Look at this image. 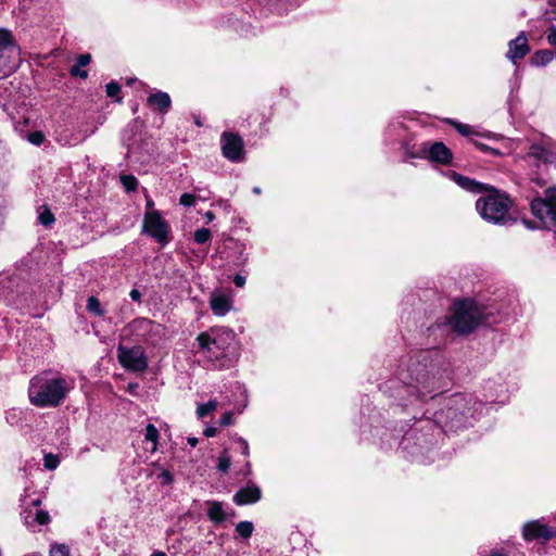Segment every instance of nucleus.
<instances>
[{
    "label": "nucleus",
    "instance_id": "obj_1",
    "mask_svg": "<svg viewBox=\"0 0 556 556\" xmlns=\"http://www.w3.org/2000/svg\"><path fill=\"white\" fill-rule=\"evenodd\" d=\"M72 382L62 374L45 370L29 380V403L39 408L60 406L72 390Z\"/></svg>",
    "mask_w": 556,
    "mask_h": 556
},
{
    "label": "nucleus",
    "instance_id": "obj_2",
    "mask_svg": "<svg viewBox=\"0 0 556 556\" xmlns=\"http://www.w3.org/2000/svg\"><path fill=\"white\" fill-rule=\"evenodd\" d=\"M235 337V332L229 328L212 327L198 334L195 353L213 368H225L229 364L228 352Z\"/></svg>",
    "mask_w": 556,
    "mask_h": 556
},
{
    "label": "nucleus",
    "instance_id": "obj_3",
    "mask_svg": "<svg viewBox=\"0 0 556 556\" xmlns=\"http://www.w3.org/2000/svg\"><path fill=\"white\" fill-rule=\"evenodd\" d=\"M489 314L473 300L457 301L453 306L448 323L452 330L458 334H467L479 325L486 324Z\"/></svg>",
    "mask_w": 556,
    "mask_h": 556
},
{
    "label": "nucleus",
    "instance_id": "obj_4",
    "mask_svg": "<svg viewBox=\"0 0 556 556\" xmlns=\"http://www.w3.org/2000/svg\"><path fill=\"white\" fill-rule=\"evenodd\" d=\"M510 205L509 198L494 189L480 197L476 202V208L480 216L493 224H505L509 219Z\"/></svg>",
    "mask_w": 556,
    "mask_h": 556
},
{
    "label": "nucleus",
    "instance_id": "obj_5",
    "mask_svg": "<svg viewBox=\"0 0 556 556\" xmlns=\"http://www.w3.org/2000/svg\"><path fill=\"white\" fill-rule=\"evenodd\" d=\"M401 380L406 392L417 399H424L437 390L434 377L427 366L420 363H413L406 372L402 374Z\"/></svg>",
    "mask_w": 556,
    "mask_h": 556
},
{
    "label": "nucleus",
    "instance_id": "obj_6",
    "mask_svg": "<svg viewBox=\"0 0 556 556\" xmlns=\"http://www.w3.org/2000/svg\"><path fill=\"white\" fill-rule=\"evenodd\" d=\"M532 214L539 218L544 228L556 225V186L547 188L542 198L531 202Z\"/></svg>",
    "mask_w": 556,
    "mask_h": 556
},
{
    "label": "nucleus",
    "instance_id": "obj_7",
    "mask_svg": "<svg viewBox=\"0 0 556 556\" xmlns=\"http://www.w3.org/2000/svg\"><path fill=\"white\" fill-rule=\"evenodd\" d=\"M117 359L128 371L142 372L148 368V358L143 349L139 345L126 348L117 346Z\"/></svg>",
    "mask_w": 556,
    "mask_h": 556
},
{
    "label": "nucleus",
    "instance_id": "obj_8",
    "mask_svg": "<svg viewBox=\"0 0 556 556\" xmlns=\"http://www.w3.org/2000/svg\"><path fill=\"white\" fill-rule=\"evenodd\" d=\"M126 331L138 341L154 344L161 337L162 326L148 318H136L128 324Z\"/></svg>",
    "mask_w": 556,
    "mask_h": 556
},
{
    "label": "nucleus",
    "instance_id": "obj_9",
    "mask_svg": "<svg viewBox=\"0 0 556 556\" xmlns=\"http://www.w3.org/2000/svg\"><path fill=\"white\" fill-rule=\"evenodd\" d=\"M143 232L160 243L167 242L168 224L156 210L147 211L143 217Z\"/></svg>",
    "mask_w": 556,
    "mask_h": 556
},
{
    "label": "nucleus",
    "instance_id": "obj_10",
    "mask_svg": "<svg viewBox=\"0 0 556 556\" xmlns=\"http://www.w3.org/2000/svg\"><path fill=\"white\" fill-rule=\"evenodd\" d=\"M410 157H427L429 161L439 164H450L453 157L451 150L443 142H424Z\"/></svg>",
    "mask_w": 556,
    "mask_h": 556
},
{
    "label": "nucleus",
    "instance_id": "obj_11",
    "mask_svg": "<svg viewBox=\"0 0 556 556\" xmlns=\"http://www.w3.org/2000/svg\"><path fill=\"white\" fill-rule=\"evenodd\" d=\"M15 51V41L9 29L0 28V78L9 75L15 67L11 54Z\"/></svg>",
    "mask_w": 556,
    "mask_h": 556
},
{
    "label": "nucleus",
    "instance_id": "obj_12",
    "mask_svg": "<svg viewBox=\"0 0 556 556\" xmlns=\"http://www.w3.org/2000/svg\"><path fill=\"white\" fill-rule=\"evenodd\" d=\"M223 155L235 163L244 160L243 141L241 137L232 132H224L220 138Z\"/></svg>",
    "mask_w": 556,
    "mask_h": 556
},
{
    "label": "nucleus",
    "instance_id": "obj_13",
    "mask_svg": "<svg viewBox=\"0 0 556 556\" xmlns=\"http://www.w3.org/2000/svg\"><path fill=\"white\" fill-rule=\"evenodd\" d=\"M528 155L545 164H556V142L548 138L530 146Z\"/></svg>",
    "mask_w": 556,
    "mask_h": 556
},
{
    "label": "nucleus",
    "instance_id": "obj_14",
    "mask_svg": "<svg viewBox=\"0 0 556 556\" xmlns=\"http://www.w3.org/2000/svg\"><path fill=\"white\" fill-rule=\"evenodd\" d=\"M522 535L526 541L551 540L556 536V530L542 523L540 520L527 522L522 529Z\"/></svg>",
    "mask_w": 556,
    "mask_h": 556
},
{
    "label": "nucleus",
    "instance_id": "obj_15",
    "mask_svg": "<svg viewBox=\"0 0 556 556\" xmlns=\"http://www.w3.org/2000/svg\"><path fill=\"white\" fill-rule=\"evenodd\" d=\"M40 504V500H35L33 501V506L23 511L24 523L30 529L37 526H46L50 522L49 513L39 508Z\"/></svg>",
    "mask_w": 556,
    "mask_h": 556
},
{
    "label": "nucleus",
    "instance_id": "obj_16",
    "mask_svg": "<svg viewBox=\"0 0 556 556\" xmlns=\"http://www.w3.org/2000/svg\"><path fill=\"white\" fill-rule=\"evenodd\" d=\"M530 52V46L525 31H521L515 39L508 42L506 58L514 64L523 59Z\"/></svg>",
    "mask_w": 556,
    "mask_h": 556
},
{
    "label": "nucleus",
    "instance_id": "obj_17",
    "mask_svg": "<svg viewBox=\"0 0 556 556\" xmlns=\"http://www.w3.org/2000/svg\"><path fill=\"white\" fill-rule=\"evenodd\" d=\"M261 495H262L261 489L253 483H249L244 488H241L233 495V502L237 505L254 504L257 501H260Z\"/></svg>",
    "mask_w": 556,
    "mask_h": 556
},
{
    "label": "nucleus",
    "instance_id": "obj_18",
    "mask_svg": "<svg viewBox=\"0 0 556 556\" xmlns=\"http://www.w3.org/2000/svg\"><path fill=\"white\" fill-rule=\"evenodd\" d=\"M210 306L214 315L222 317L232 309V300L224 293H213Z\"/></svg>",
    "mask_w": 556,
    "mask_h": 556
},
{
    "label": "nucleus",
    "instance_id": "obj_19",
    "mask_svg": "<svg viewBox=\"0 0 556 556\" xmlns=\"http://www.w3.org/2000/svg\"><path fill=\"white\" fill-rule=\"evenodd\" d=\"M148 103L154 105L161 113H166L170 109L172 100L168 93L159 91L149 96Z\"/></svg>",
    "mask_w": 556,
    "mask_h": 556
},
{
    "label": "nucleus",
    "instance_id": "obj_20",
    "mask_svg": "<svg viewBox=\"0 0 556 556\" xmlns=\"http://www.w3.org/2000/svg\"><path fill=\"white\" fill-rule=\"evenodd\" d=\"M453 179L459 187H462L463 189H465L467 191H470L473 193H480L483 190H485L484 185H482L473 179H470L468 177L462 176L457 173H453Z\"/></svg>",
    "mask_w": 556,
    "mask_h": 556
},
{
    "label": "nucleus",
    "instance_id": "obj_21",
    "mask_svg": "<svg viewBox=\"0 0 556 556\" xmlns=\"http://www.w3.org/2000/svg\"><path fill=\"white\" fill-rule=\"evenodd\" d=\"M555 59V52L548 49L539 50L531 56V64L534 66H544Z\"/></svg>",
    "mask_w": 556,
    "mask_h": 556
},
{
    "label": "nucleus",
    "instance_id": "obj_22",
    "mask_svg": "<svg viewBox=\"0 0 556 556\" xmlns=\"http://www.w3.org/2000/svg\"><path fill=\"white\" fill-rule=\"evenodd\" d=\"M207 515L210 519L214 522H223L226 518V514L223 509V506L218 502H213L210 504Z\"/></svg>",
    "mask_w": 556,
    "mask_h": 556
},
{
    "label": "nucleus",
    "instance_id": "obj_23",
    "mask_svg": "<svg viewBox=\"0 0 556 556\" xmlns=\"http://www.w3.org/2000/svg\"><path fill=\"white\" fill-rule=\"evenodd\" d=\"M144 438H146V441L152 443L151 452H155L157 448V442H159V430L155 428L154 425H152V424L147 425Z\"/></svg>",
    "mask_w": 556,
    "mask_h": 556
},
{
    "label": "nucleus",
    "instance_id": "obj_24",
    "mask_svg": "<svg viewBox=\"0 0 556 556\" xmlns=\"http://www.w3.org/2000/svg\"><path fill=\"white\" fill-rule=\"evenodd\" d=\"M217 401L212 400L207 403L199 404L197 407V416L199 418H204L210 413L214 412L217 408Z\"/></svg>",
    "mask_w": 556,
    "mask_h": 556
},
{
    "label": "nucleus",
    "instance_id": "obj_25",
    "mask_svg": "<svg viewBox=\"0 0 556 556\" xmlns=\"http://www.w3.org/2000/svg\"><path fill=\"white\" fill-rule=\"evenodd\" d=\"M254 527L251 521H240L236 526V532L243 539H249L253 533Z\"/></svg>",
    "mask_w": 556,
    "mask_h": 556
},
{
    "label": "nucleus",
    "instance_id": "obj_26",
    "mask_svg": "<svg viewBox=\"0 0 556 556\" xmlns=\"http://www.w3.org/2000/svg\"><path fill=\"white\" fill-rule=\"evenodd\" d=\"M38 219L43 226H50L55 220L53 214L46 205L40 207Z\"/></svg>",
    "mask_w": 556,
    "mask_h": 556
},
{
    "label": "nucleus",
    "instance_id": "obj_27",
    "mask_svg": "<svg viewBox=\"0 0 556 556\" xmlns=\"http://www.w3.org/2000/svg\"><path fill=\"white\" fill-rule=\"evenodd\" d=\"M87 309L97 316H102L104 314V311L101 307L100 301L96 296L88 298Z\"/></svg>",
    "mask_w": 556,
    "mask_h": 556
},
{
    "label": "nucleus",
    "instance_id": "obj_28",
    "mask_svg": "<svg viewBox=\"0 0 556 556\" xmlns=\"http://www.w3.org/2000/svg\"><path fill=\"white\" fill-rule=\"evenodd\" d=\"M230 464H231V458H230L228 452L224 451L222 453V455L218 457L217 469L220 472L226 473L230 468Z\"/></svg>",
    "mask_w": 556,
    "mask_h": 556
},
{
    "label": "nucleus",
    "instance_id": "obj_29",
    "mask_svg": "<svg viewBox=\"0 0 556 556\" xmlns=\"http://www.w3.org/2000/svg\"><path fill=\"white\" fill-rule=\"evenodd\" d=\"M450 123L456 128V130L465 136V137H470V136H473V135H478L470 125H467V124H462V123H457V122H454V121H450Z\"/></svg>",
    "mask_w": 556,
    "mask_h": 556
},
{
    "label": "nucleus",
    "instance_id": "obj_30",
    "mask_svg": "<svg viewBox=\"0 0 556 556\" xmlns=\"http://www.w3.org/2000/svg\"><path fill=\"white\" fill-rule=\"evenodd\" d=\"M211 238V231L207 228H200L194 232V241L199 244L207 242Z\"/></svg>",
    "mask_w": 556,
    "mask_h": 556
},
{
    "label": "nucleus",
    "instance_id": "obj_31",
    "mask_svg": "<svg viewBox=\"0 0 556 556\" xmlns=\"http://www.w3.org/2000/svg\"><path fill=\"white\" fill-rule=\"evenodd\" d=\"M121 181L124 186V188L126 189V191H134L136 190L137 188V185H138V181L136 179V177L134 176H128V175H124L121 177Z\"/></svg>",
    "mask_w": 556,
    "mask_h": 556
},
{
    "label": "nucleus",
    "instance_id": "obj_32",
    "mask_svg": "<svg viewBox=\"0 0 556 556\" xmlns=\"http://www.w3.org/2000/svg\"><path fill=\"white\" fill-rule=\"evenodd\" d=\"M50 556H70V548L64 544L52 545Z\"/></svg>",
    "mask_w": 556,
    "mask_h": 556
},
{
    "label": "nucleus",
    "instance_id": "obj_33",
    "mask_svg": "<svg viewBox=\"0 0 556 556\" xmlns=\"http://www.w3.org/2000/svg\"><path fill=\"white\" fill-rule=\"evenodd\" d=\"M43 460L45 467L49 470H54L60 464L59 457L54 454H47Z\"/></svg>",
    "mask_w": 556,
    "mask_h": 556
},
{
    "label": "nucleus",
    "instance_id": "obj_34",
    "mask_svg": "<svg viewBox=\"0 0 556 556\" xmlns=\"http://www.w3.org/2000/svg\"><path fill=\"white\" fill-rule=\"evenodd\" d=\"M28 141L35 146H40L45 141V135L41 131H33L28 135Z\"/></svg>",
    "mask_w": 556,
    "mask_h": 556
},
{
    "label": "nucleus",
    "instance_id": "obj_35",
    "mask_svg": "<svg viewBox=\"0 0 556 556\" xmlns=\"http://www.w3.org/2000/svg\"><path fill=\"white\" fill-rule=\"evenodd\" d=\"M121 91V86L117 83L111 81L106 85V94L110 98H115Z\"/></svg>",
    "mask_w": 556,
    "mask_h": 556
},
{
    "label": "nucleus",
    "instance_id": "obj_36",
    "mask_svg": "<svg viewBox=\"0 0 556 556\" xmlns=\"http://www.w3.org/2000/svg\"><path fill=\"white\" fill-rule=\"evenodd\" d=\"M197 197L191 193H184L181 194L179 202L184 206H192L195 203Z\"/></svg>",
    "mask_w": 556,
    "mask_h": 556
},
{
    "label": "nucleus",
    "instance_id": "obj_37",
    "mask_svg": "<svg viewBox=\"0 0 556 556\" xmlns=\"http://www.w3.org/2000/svg\"><path fill=\"white\" fill-rule=\"evenodd\" d=\"M463 401L464 399L462 396H456L453 402L455 403V405L453 407H450L448 410H447V416H456V410L460 409L464 407L463 405Z\"/></svg>",
    "mask_w": 556,
    "mask_h": 556
},
{
    "label": "nucleus",
    "instance_id": "obj_38",
    "mask_svg": "<svg viewBox=\"0 0 556 556\" xmlns=\"http://www.w3.org/2000/svg\"><path fill=\"white\" fill-rule=\"evenodd\" d=\"M546 40L549 46L556 47V26L552 25L548 27Z\"/></svg>",
    "mask_w": 556,
    "mask_h": 556
},
{
    "label": "nucleus",
    "instance_id": "obj_39",
    "mask_svg": "<svg viewBox=\"0 0 556 556\" xmlns=\"http://www.w3.org/2000/svg\"><path fill=\"white\" fill-rule=\"evenodd\" d=\"M71 75L74 76V77H80V78H87L88 76V72L86 70H83L80 66H78L77 64L73 65L71 67Z\"/></svg>",
    "mask_w": 556,
    "mask_h": 556
},
{
    "label": "nucleus",
    "instance_id": "obj_40",
    "mask_svg": "<svg viewBox=\"0 0 556 556\" xmlns=\"http://www.w3.org/2000/svg\"><path fill=\"white\" fill-rule=\"evenodd\" d=\"M91 61V55L86 53V54H80L78 58H77V65L80 66V67H85L87 66Z\"/></svg>",
    "mask_w": 556,
    "mask_h": 556
},
{
    "label": "nucleus",
    "instance_id": "obj_41",
    "mask_svg": "<svg viewBox=\"0 0 556 556\" xmlns=\"http://www.w3.org/2000/svg\"><path fill=\"white\" fill-rule=\"evenodd\" d=\"M232 419H233V415H232V413H231V412H227V413H225V414L222 416V418H220V420H219V424H220V426L226 427V426H229V425H231V424H232Z\"/></svg>",
    "mask_w": 556,
    "mask_h": 556
},
{
    "label": "nucleus",
    "instance_id": "obj_42",
    "mask_svg": "<svg viewBox=\"0 0 556 556\" xmlns=\"http://www.w3.org/2000/svg\"><path fill=\"white\" fill-rule=\"evenodd\" d=\"M237 443L240 445L243 456L248 457L250 454L248 442L242 438H238Z\"/></svg>",
    "mask_w": 556,
    "mask_h": 556
},
{
    "label": "nucleus",
    "instance_id": "obj_43",
    "mask_svg": "<svg viewBox=\"0 0 556 556\" xmlns=\"http://www.w3.org/2000/svg\"><path fill=\"white\" fill-rule=\"evenodd\" d=\"M470 141L482 152L489 153V150H491V147L473 138H471Z\"/></svg>",
    "mask_w": 556,
    "mask_h": 556
},
{
    "label": "nucleus",
    "instance_id": "obj_44",
    "mask_svg": "<svg viewBox=\"0 0 556 556\" xmlns=\"http://www.w3.org/2000/svg\"><path fill=\"white\" fill-rule=\"evenodd\" d=\"M160 478H162L163 482L166 484L173 482V475L168 470H163L160 475Z\"/></svg>",
    "mask_w": 556,
    "mask_h": 556
},
{
    "label": "nucleus",
    "instance_id": "obj_45",
    "mask_svg": "<svg viewBox=\"0 0 556 556\" xmlns=\"http://www.w3.org/2000/svg\"><path fill=\"white\" fill-rule=\"evenodd\" d=\"M233 283L237 287L242 288L245 285V278L241 275H236L233 278Z\"/></svg>",
    "mask_w": 556,
    "mask_h": 556
},
{
    "label": "nucleus",
    "instance_id": "obj_46",
    "mask_svg": "<svg viewBox=\"0 0 556 556\" xmlns=\"http://www.w3.org/2000/svg\"><path fill=\"white\" fill-rule=\"evenodd\" d=\"M129 296H130V298H131V300H134V301H139V300H140V298H141V293H140V291H139V290H137V289H132V290L130 291V293H129Z\"/></svg>",
    "mask_w": 556,
    "mask_h": 556
},
{
    "label": "nucleus",
    "instance_id": "obj_47",
    "mask_svg": "<svg viewBox=\"0 0 556 556\" xmlns=\"http://www.w3.org/2000/svg\"><path fill=\"white\" fill-rule=\"evenodd\" d=\"M216 428L214 427H207L205 430H204V435L207 437V438H212L216 434Z\"/></svg>",
    "mask_w": 556,
    "mask_h": 556
},
{
    "label": "nucleus",
    "instance_id": "obj_48",
    "mask_svg": "<svg viewBox=\"0 0 556 556\" xmlns=\"http://www.w3.org/2000/svg\"><path fill=\"white\" fill-rule=\"evenodd\" d=\"M205 218H206V222H207V223H211V222H213V220H214L215 215H214V213H213V212L207 211V212L205 213Z\"/></svg>",
    "mask_w": 556,
    "mask_h": 556
},
{
    "label": "nucleus",
    "instance_id": "obj_49",
    "mask_svg": "<svg viewBox=\"0 0 556 556\" xmlns=\"http://www.w3.org/2000/svg\"><path fill=\"white\" fill-rule=\"evenodd\" d=\"M489 153L493 154V155H496V156H500V155L503 154L501 151H498L497 149L492 148V147H491V150H489Z\"/></svg>",
    "mask_w": 556,
    "mask_h": 556
},
{
    "label": "nucleus",
    "instance_id": "obj_50",
    "mask_svg": "<svg viewBox=\"0 0 556 556\" xmlns=\"http://www.w3.org/2000/svg\"><path fill=\"white\" fill-rule=\"evenodd\" d=\"M251 473V464L250 462L245 463V470L243 471V475L248 476Z\"/></svg>",
    "mask_w": 556,
    "mask_h": 556
},
{
    "label": "nucleus",
    "instance_id": "obj_51",
    "mask_svg": "<svg viewBox=\"0 0 556 556\" xmlns=\"http://www.w3.org/2000/svg\"><path fill=\"white\" fill-rule=\"evenodd\" d=\"M188 443L194 447L197 444H198V439L197 438H188Z\"/></svg>",
    "mask_w": 556,
    "mask_h": 556
},
{
    "label": "nucleus",
    "instance_id": "obj_52",
    "mask_svg": "<svg viewBox=\"0 0 556 556\" xmlns=\"http://www.w3.org/2000/svg\"><path fill=\"white\" fill-rule=\"evenodd\" d=\"M489 556H507V555L501 551H493Z\"/></svg>",
    "mask_w": 556,
    "mask_h": 556
},
{
    "label": "nucleus",
    "instance_id": "obj_53",
    "mask_svg": "<svg viewBox=\"0 0 556 556\" xmlns=\"http://www.w3.org/2000/svg\"><path fill=\"white\" fill-rule=\"evenodd\" d=\"M151 210H154L153 208V201L152 200H148L147 201V211H151Z\"/></svg>",
    "mask_w": 556,
    "mask_h": 556
},
{
    "label": "nucleus",
    "instance_id": "obj_54",
    "mask_svg": "<svg viewBox=\"0 0 556 556\" xmlns=\"http://www.w3.org/2000/svg\"><path fill=\"white\" fill-rule=\"evenodd\" d=\"M151 556H167V555L164 552L157 551V552L152 553Z\"/></svg>",
    "mask_w": 556,
    "mask_h": 556
},
{
    "label": "nucleus",
    "instance_id": "obj_55",
    "mask_svg": "<svg viewBox=\"0 0 556 556\" xmlns=\"http://www.w3.org/2000/svg\"><path fill=\"white\" fill-rule=\"evenodd\" d=\"M547 2L551 9L556 8V0H548Z\"/></svg>",
    "mask_w": 556,
    "mask_h": 556
},
{
    "label": "nucleus",
    "instance_id": "obj_56",
    "mask_svg": "<svg viewBox=\"0 0 556 556\" xmlns=\"http://www.w3.org/2000/svg\"><path fill=\"white\" fill-rule=\"evenodd\" d=\"M253 192L256 193V194H260L261 193V189L258 187H255L253 189Z\"/></svg>",
    "mask_w": 556,
    "mask_h": 556
},
{
    "label": "nucleus",
    "instance_id": "obj_57",
    "mask_svg": "<svg viewBox=\"0 0 556 556\" xmlns=\"http://www.w3.org/2000/svg\"><path fill=\"white\" fill-rule=\"evenodd\" d=\"M225 207L228 206L227 202H220Z\"/></svg>",
    "mask_w": 556,
    "mask_h": 556
}]
</instances>
